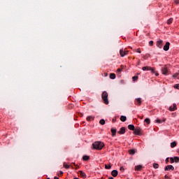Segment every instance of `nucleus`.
<instances>
[{
    "label": "nucleus",
    "mask_w": 179,
    "mask_h": 179,
    "mask_svg": "<svg viewBox=\"0 0 179 179\" xmlns=\"http://www.w3.org/2000/svg\"><path fill=\"white\" fill-rule=\"evenodd\" d=\"M92 148L96 150H101V149L104 148V143L101 141H95L94 143H92Z\"/></svg>",
    "instance_id": "f257e3e1"
},
{
    "label": "nucleus",
    "mask_w": 179,
    "mask_h": 179,
    "mask_svg": "<svg viewBox=\"0 0 179 179\" xmlns=\"http://www.w3.org/2000/svg\"><path fill=\"white\" fill-rule=\"evenodd\" d=\"M101 98L104 104H108V93L107 92L104 91L102 92Z\"/></svg>",
    "instance_id": "f03ea898"
},
{
    "label": "nucleus",
    "mask_w": 179,
    "mask_h": 179,
    "mask_svg": "<svg viewBox=\"0 0 179 179\" xmlns=\"http://www.w3.org/2000/svg\"><path fill=\"white\" fill-rule=\"evenodd\" d=\"M162 72L163 75H169V69H167V66H164L162 68Z\"/></svg>",
    "instance_id": "7ed1b4c3"
},
{
    "label": "nucleus",
    "mask_w": 179,
    "mask_h": 179,
    "mask_svg": "<svg viewBox=\"0 0 179 179\" xmlns=\"http://www.w3.org/2000/svg\"><path fill=\"white\" fill-rule=\"evenodd\" d=\"M165 171H170V170L174 171V166H173L172 165H167L165 169H164Z\"/></svg>",
    "instance_id": "20e7f679"
},
{
    "label": "nucleus",
    "mask_w": 179,
    "mask_h": 179,
    "mask_svg": "<svg viewBox=\"0 0 179 179\" xmlns=\"http://www.w3.org/2000/svg\"><path fill=\"white\" fill-rule=\"evenodd\" d=\"M170 50V42H166L164 46V51H169Z\"/></svg>",
    "instance_id": "39448f33"
},
{
    "label": "nucleus",
    "mask_w": 179,
    "mask_h": 179,
    "mask_svg": "<svg viewBox=\"0 0 179 179\" xmlns=\"http://www.w3.org/2000/svg\"><path fill=\"white\" fill-rule=\"evenodd\" d=\"M120 54L121 57H125L128 54V51H125L124 49L120 50Z\"/></svg>",
    "instance_id": "423d86ee"
},
{
    "label": "nucleus",
    "mask_w": 179,
    "mask_h": 179,
    "mask_svg": "<svg viewBox=\"0 0 179 179\" xmlns=\"http://www.w3.org/2000/svg\"><path fill=\"white\" fill-rule=\"evenodd\" d=\"M157 47H158V48H162L163 47V41L162 40H159L157 41Z\"/></svg>",
    "instance_id": "0eeeda50"
},
{
    "label": "nucleus",
    "mask_w": 179,
    "mask_h": 179,
    "mask_svg": "<svg viewBox=\"0 0 179 179\" xmlns=\"http://www.w3.org/2000/svg\"><path fill=\"white\" fill-rule=\"evenodd\" d=\"M125 127H122L120 129V131H117V134H119L120 135H124V134H125Z\"/></svg>",
    "instance_id": "6e6552de"
},
{
    "label": "nucleus",
    "mask_w": 179,
    "mask_h": 179,
    "mask_svg": "<svg viewBox=\"0 0 179 179\" xmlns=\"http://www.w3.org/2000/svg\"><path fill=\"white\" fill-rule=\"evenodd\" d=\"M173 106L169 107V111H176V110H177V104L173 103Z\"/></svg>",
    "instance_id": "1a4fd4ad"
},
{
    "label": "nucleus",
    "mask_w": 179,
    "mask_h": 179,
    "mask_svg": "<svg viewBox=\"0 0 179 179\" xmlns=\"http://www.w3.org/2000/svg\"><path fill=\"white\" fill-rule=\"evenodd\" d=\"M110 132L112 133V136H115L117 135V129L111 128Z\"/></svg>",
    "instance_id": "9d476101"
},
{
    "label": "nucleus",
    "mask_w": 179,
    "mask_h": 179,
    "mask_svg": "<svg viewBox=\"0 0 179 179\" xmlns=\"http://www.w3.org/2000/svg\"><path fill=\"white\" fill-rule=\"evenodd\" d=\"M79 174H80V176L81 177V178H86V177H87L86 173L85 172H83V171H80Z\"/></svg>",
    "instance_id": "9b49d317"
},
{
    "label": "nucleus",
    "mask_w": 179,
    "mask_h": 179,
    "mask_svg": "<svg viewBox=\"0 0 179 179\" xmlns=\"http://www.w3.org/2000/svg\"><path fill=\"white\" fill-rule=\"evenodd\" d=\"M136 106H141V104H142V99L141 98L136 99Z\"/></svg>",
    "instance_id": "f8f14e48"
},
{
    "label": "nucleus",
    "mask_w": 179,
    "mask_h": 179,
    "mask_svg": "<svg viewBox=\"0 0 179 179\" xmlns=\"http://www.w3.org/2000/svg\"><path fill=\"white\" fill-rule=\"evenodd\" d=\"M141 128L134 129L135 135H141Z\"/></svg>",
    "instance_id": "ddd939ff"
},
{
    "label": "nucleus",
    "mask_w": 179,
    "mask_h": 179,
    "mask_svg": "<svg viewBox=\"0 0 179 179\" xmlns=\"http://www.w3.org/2000/svg\"><path fill=\"white\" fill-rule=\"evenodd\" d=\"M111 176H113V177H117L118 176V171L117 170L112 171Z\"/></svg>",
    "instance_id": "4468645a"
},
{
    "label": "nucleus",
    "mask_w": 179,
    "mask_h": 179,
    "mask_svg": "<svg viewBox=\"0 0 179 179\" xmlns=\"http://www.w3.org/2000/svg\"><path fill=\"white\" fill-rule=\"evenodd\" d=\"M136 171H141L142 170V165H138L135 166Z\"/></svg>",
    "instance_id": "2eb2a0df"
},
{
    "label": "nucleus",
    "mask_w": 179,
    "mask_h": 179,
    "mask_svg": "<svg viewBox=\"0 0 179 179\" xmlns=\"http://www.w3.org/2000/svg\"><path fill=\"white\" fill-rule=\"evenodd\" d=\"M128 129H130V131H135V126H134L133 124H129Z\"/></svg>",
    "instance_id": "dca6fc26"
},
{
    "label": "nucleus",
    "mask_w": 179,
    "mask_h": 179,
    "mask_svg": "<svg viewBox=\"0 0 179 179\" xmlns=\"http://www.w3.org/2000/svg\"><path fill=\"white\" fill-rule=\"evenodd\" d=\"M122 69H124V66H123V65H121V66H120V68H119V69H117V72L118 73H121V72H122Z\"/></svg>",
    "instance_id": "f3484780"
},
{
    "label": "nucleus",
    "mask_w": 179,
    "mask_h": 179,
    "mask_svg": "<svg viewBox=\"0 0 179 179\" xmlns=\"http://www.w3.org/2000/svg\"><path fill=\"white\" fill-rule=\"evenodd\" d=\"M120 121H122V122H125L127 121V116L122 115L120 117Z\"/></svg>",
    "instance_id": "a211bd4d"
},
{
    "label": "nucleus",
    "mask_w": 179,
    "mask_h": 179,
    "mask_svg": "<svg viewBox=\"0 0 179 179\" xmlns=\"http://www.w3.org/2000/svg\"><path fill=\"white\" fill-rule=\"evenodd\" d=\"M83 159L85 161V162H87V160H90V157L87 156V155H85L83 157Z\"/></svg>",
    "instance_id": "6ab92c4d"
},
{
    "label": "nucleus",
    "mask_w": 179,
    "mask_h": 179,
    "mask_svg": "<svg viewBox=\"0 0 179 179\" xmlns=\"http://www.w3.org/2000/svg\"><path fill=\"white\" fill-rule=\"evenodd\" d=\"M176 146H177V142L173 141L171 143V148H176Z\"/></svg>",
    "instance_id": "aec40b11"
},
{
    "label": "nucleus",
    "mask_w": 179,
    "mask_h": 179,
    "mask_svg": "<svg viewBox=\"0 0 179 179\" xmlns=\"http://www.w3.org/2000/svg\"><path fill=\"white\" fill-rule=\"evenodd\" d=\"M92 120H94V117H93V116H88L87 117V121L90 122V121H92Z\"/></svg>",
    "instance_id": "412c9836"
},
{
    "label": "nucleus",
    "mask_w": 179,
    "mask_h": 179,
    "mask_svg": "<svg viewBox=\"0 0 179 179\" xmlns=\"http://www.w3.org/2000/svg\"><path fill=\"white\" fill-rule=\"evenodd\" d=\"M99 124H101V125H104V124H106V120H104V119H101L99 121Z\"/></svg>",
    "instance_id": "4be33fe9"
},
{
    "label": "nucleus",
    "mask_w": 179,
    "mask_h": 179,
    "mask_svg": "<svg viewBox=\"0 0 179 179\" xmlns=\"http://www.w3.org/2000/svg\"><path fill=\"white\" fill-rule=\"evenodd\" d=\"M63 167H64V169H69L70 166L67 165L66 162H64Z\"/></svg>",
    "instance_id": "5701e85b"
},
{
    "label": "nucleus",
    "mask_w": 179,
    "mask_h": 179,
    "mask_svg": "<svg viewBox=\"0 0 179 179\" xmlns=\"http://www.w3.org/2000/svg\"><path fill=\"white\" fill-rule=\"evenodd\" d=\"M171 23H173V18H169L167 20V24H171Z\"/></svg>",
    "instance_id": "b1692460"
},
{
    "label": "nucleus",
    "mask_w": 179,
    "mask_h": 179,
    "mask_svg": "<svg viewBox=\"0 0 179 179\" xmlns=\"http://www.w3.org/2000/svg\"><path fill=\"white\" fill-rule=\"evenodd\" d=\"M110 79H115V73H110Z\"/></svg>",
    "instance_id": "393cba45"
},
{
    "label": "nucleus",
    "mask_w": 179,
    "mask_h": 179,
    "mask_svg": "<svg viewBox=\"0 0 179 179\" xmlns=\"http://www.w3.org/2000/svg\"><path fill=\"white\" fill-rule=\"evenodd\" d=\"M129 155H134L135 154V150H129Z\"/></svg>",
    "instance_id": "a878e982"
},
{
    "label": "nucleus",
    "mask_w": 179,
    "mask_h": 179,
    "mask_svg": "<svg viewBox=\"0 0 179 179\" xmlns=\"http://www.w3.org/2000/svg\"><path fill=\"white\" fill-rule=\"evenodd\" d=\"M105 169H106V170H110V169H111V165L105 164Z\"/></svg>",
    "instance_id": "bb28decb"
},
{
    "label": "nucleus",
    "mask_w": 179,
    "mask_h": 179,
    "mask_svg": "<svg viewBox=\"0 0 179 179\" xmlns=\"http://www.w3.org/2000/svg\"><path fill=\"white\" fill-rule=\"evenodd\" d=\"M144 122H146L147 124H150V119L146 118V119L144 120Z\"/></svg>",
    "instance_id": "cd10ccee"
},
{
    "label": "nucleus",
    "mask_w": 179,
    "mask_h": 179,
    "mask_svg": "<svg viewBox=\"0 0 179 179\" xmlns=\"http://www.w3.org/2000/svg\"><path fill=\"white\" fill-rule=\"evenodd\" d=\"M153 167H154V169H157V168L159 167V164H157V163H154V164H153Z\"/></svg>",
    "instance_id": "c85d7f7f"
},
{
    "label": "nucleus",
    "mask_w": 179,
    "mask_h": 179,
    "mask_svg": "<svg viewBox=\"0 0 179 179\" xmlns=\"http://www.w3.org/2000/svg\"><path fill=\"white\" fill-rule=\"evenodd\" d=\"M148 57H150V55H145L143 57V59H148Z\"/></svg>",
    "instance_id": "c756f323"
},
{
    "label": "nucleus",
    "mask_w": 179,
    "mask_h": 179,
    "mask_svg": "<svg viewBox=\"0 0 179 179\" xmlns=\"http://www.w3.org/2000/svg\"><path fill=\"white\" fill-rule=\"evenodd\" d=\"M132 79H133V82H136V80H138V76H134L132 77Z\"/></svg>",
    "instance_id": "7c9ffc66"
},
{
    "label": "nucleus",
    "mask_w": 179,
    "mask_h": 179,
    "mask_svg": "<svg viewBox=\"0 0 179 179\" xmlns=\"http://www.w3.org/2000/svg\"><path fill=\"white\" fill-rule=\"evenodd\" d=\"M174 160H175L176 163H178V162H179V157H174Z\"/></svg>",
    "instance_id": "2f4dec72"
},
{
    "label": "nucleus",
    "mask_w": 179,
    "mask_h": 179,
    "mask_svg": "<svg viewBox=\"0 0 179 179\" xmlns=\"http://www.w3.org/2000/svg\"><path fill=\"white\" fill-rule=\"evenodd\" d=\"M174 89H177L178 90H179V84H176L173 86Z\"/></svg>",
    "instance_id": "473e14b6"
},
{
    "label": "nucleus",
    "mask_w": 179,
    "mask_h": 179,
    "mask_svg": "<svg viewBox=\"0 0 179 179\" xmlns=\"http://www.w3.org/2000/svg\"><path fill=\"white\" fill-rule=\"evenodd\" d=\"M120 171H122V173H124V171H125V169H124V167H122V166H121L120 168Z\"/></svg>",
    "instance_id": "72a5a7b5"
},
{
    "label": "nucleus",
    "mask_w": 179,
    "mask_h": 179,
    "mask_svg": "<svg viewBox=\"0 0 179 179\" xmlns=\"http://www.w3.org/2000/svg\"><path fill=\"white\" fill-rule=\"evenodd\" d=\"M178 75H179V72L176 73L175 74H173V78H177V76H178Z\"/></svg>",
    "instance_id": "f704fd0d"
},
{
    "label": "nucleus",
    "mask_w": 179,
    "mask_h": 179,
    "mask_svg": "<svg viewBox=\"0 0 179 179\" xmlns=\"http://www.w3.org/2000/svg\"><path fill=\"white\" fill-rule=\"evenodd\" d=\"M156 122H157V124H162V122L159 119H157Z\"/></svg>",
    "instance_id": "c9c22d12"
},
{
    "label": "nucleus",
    "mask_w": 179,
    "mask_h": 179,
    "mask_svg": "<svg viewBox=\"0 0 179 179\" xmlns=\"http://www.w3.org/2000/svg\"><path fill=\"white\" fill-rule=\"evenodd\" d=\"M136 52H138V54H141V52H142L141 51V48H138L137 50L136 51Z\"/></svg>",
    "instance_id": "e433bc0d"
},
{
    "label": "nucleus",
    "mask_w": 179,
    "mask_h": 179,
    "mask_svg": "<svg viewBox=\"0 0 179 179\" xmlns=\"http://www.w3.org/2000/svg\"><path fill=\"white\" fill-rule=\"evenodd\" d=\"M149 45H150L152 47V45H153V41H150L149 42Z\"/></svg>",
    "instance_id": "4c0bfd02"
},
{
    "label": "nucleus",
    "mask_w": 179,
    "mask_h": 179,
    "mask_svg": "<svg viewBox=\"0 0 179 179\" xmlns=\"http://www.w3.org/2000/svg\"><path fill=\"white\" fill-rule=\"evenodd\" d=\"M170 160H171V163H174V160H175L174 158L171 157Z\"/></svg>",
    "instance_id": "58836bf2"
},
{
    "label": "nucleus",
    "mask_w": 179,
    "mask_h": 179,
    "mask_svg": "<svg viewBox=\"0 0 179 179\" xmlns=\"http://www.w3.org/2000/svg\"><path fill=\"white\" fill-rule=\"evenodd\" d=\"M152 69V67L150 66H147L146 71H150Z\"/></svg>",
    "instance_id": "ea45409f"
},
{
    "label": "nucleus",
    "mask_w": 179,
    "mask_h": 179,
    "mask_svg": "<svg viewBox=\"0 0 179 179\" xmlns=\"http://www.w3.org/2000/svg\"><path fill=\"white\" fill-rule=\"evenodd\" d=\"M63 175H64V172L62 171H59V176H63Z\"/></svg>",
    "instance_id": "a19ab883"
},
{
    "label": "nucleus",
    "mask_w": 179,
    "mask_h": 179,
    "mask_svg": "<svg viewBox=\"0 0 179 179\" xmlns=\"http://www.w3.org/2000/svg\"><path fill=\"white\" fill-rule=\"evenodd\" d=\"M174 2L176 5H178L179 3V0H174Z\"/></svg>",
    "instance_id": "79ce46f5"
},
{
    "label": "nucleus",
    "mask_w": 179,
    "mask_h": 179,
    "mask_svg": "<svg viewBox=\"0 0 179 179\" xmlns=\"http://www.w3.org/2000/svg\"><path fill=\"white\" fill-rule=\"evenodd\" d=\"M150 71H151L152 73H155V69H152V68H151V69Z\"/></svg>",
    "instance_id": "37998d69"
},
{
    "label": "nucleus",
    "mask_w": 179,
    "mask_h": 179,
    "mask_svg": "<svg viewBox=\"0 0 179 179\" xmlns=\"http://www.w3.org/2000/svg\"><path fill=\"white\" fill-rule=\"evenodd\" d=\"M146 68H147V66H143V67L142 68V69H143V71H146Z\"/></svg>",
    "instance_id": "c03bdc74"
},
{
    "label": "nucleus",
    "mask_w": 179,
    "mask_h": 179,
    "mask_svg": "<svg viewBox=\"0 0 179 179\" xmlns=\"http://www.w3.org/2000/svg\"><path fill=\"white\" fill-rule=\"evenodd\" d=\"M165 162H166V163H169V158H166Z\"/></svg>",
    "instance_id": "a18cd8bd"
},
{
    "label": "nucleus",
    "mask_w": 179,
    "mask_h": 179,
    "mask_svg": "<svg viewBox=\"0 0 179 179\" xmlns=\"http://www.w3.org/2000/svg\"><path fill=\"white\" fill-rule=\"evenodd\" d=\"M115 121H117V120H115V119H113V120H112V122L114 123V122H115Z\"/></svg>",
    "instance_id": "49530a36"
},
{
    "label": "nucleus",
    "mask_w": 179,
    "mask_h": 179,
    "mask_svg": "<svg viewBox=\"0 0 179 179\" xmlns=\"http://www.w3.org/2000/svg\"><path fill=\"white\" fill-rule=\"evenodd\" d=\"M54 179H59V178L57 177V176H55L54 177Z\"/></svg>",
    "instance_id": "de8ad7c7"
},
{
    "label": "nucleus",
    "mask_w": 179,
    "mask_h": 179,
    "mask_svg": "<svg viewBox=\"0 0 179 179\" xmlns=\"http://www.w3.org/2000/svg\"><path fill=\"white\" fill-rule=\"evenodd\" d=\"M164 178H169V176H167V175H165Z\"/></svg>",
    "instance_id": "09e8293b"
},
{
    "label": "nucleus",
    "mask_w": 179,
    "mask_h": 179,
    "mask_svg": "<svg viewBox=\"0 0 179 179\" xmlns=\"http://www.w3.org/2000/svg\"><path fill=\"white\" fill-rule=\"evenodd\" d=\"M108 179H114L113 177H109Z\"/></svg>",
    "instance_id": "8fccbe9b"
},
{
    "label": "nucleus",
    "mask_w": 179,
    "mask_h": 179,
    "mask_svg": "<svg viewBox=\"0 0 179 179\" xmlns=\"http://www.w3.org/2000/svg\"><path fill=\"white\" fill-rule=\"evenodd\" d=\"M155 76H159V73H157L155 74Z\"/></svg>",
    "instance_id": "3c124183"
},
{
    "label": "nucleus",
    "mask_w": 179,
    "mask_h": 179,
    "mask_svg": "<svg viewBox=\"0 0 179 179\" xmlns=\"http://www.w3.org/2000/svg\"><path fill=\"white\" fill-rule=\"evenodd\" d=\"M79 169V166H77L76 168V170H78Z\"/></svg>",
    "instance_id": "603ef678"
},
{
    "label": "nucleus",
    "mask_w": 179,
    "mask_h": 179,
    "mask_svg": "<svg viewBox=\"0 0 179 179\" xmlns=\"http://www.w3.org/2000/svg\"><path fill=\"white\" fill-rule=\"evenodd\" d=\"M163 121H164V122H166V119H164V120H163Z\"/></svg>",
    "instance_id": "864d4df0"
},
{
    "label": "nucleus",
    "mask_w": 179,
    "mask_h": 179,
    "mask_svg": "<svg viewBox=\"0 0 179 179\" xmlns=\"http://www.w3.org/2000/svg\"><path fill=\"white\" fill-rule=\"evenodd\" d=\"M73 165H74V166H76V164L74 163Z\"/></svg>",
    "instance_id": "5fc2aeb1"
},
{
    "label": "nucleus",
    "mask_w": 179,
    "mask_h": 179,
    "mask_svg": "<svg viewBox=\"0 0 179 179\" xmlns=\"http://www.w3.org/2000/svg\"><path fill=\"white\" fill-rule=\"evenodd\" d=\"M73 165H74V166H76V164L74 163Z\"/></svg>",
    "instance_id": "6e6d98bb"
},
{
    "label": "nucleus",
    "mask_w": 179,
    "mask_h": 179,
    "mask_svg": "<svg viewBox=\"0 0 179 179\" xmlns=\"http://www.w3.org/2000/svg\"><path fill=\"white\" fill-rule=\"evenodd\" d=\"M71 168H72V169H73V166H71Z\"/></svg>",
    "instance_id": "4d7b16f0"
}]
</instances>
